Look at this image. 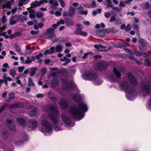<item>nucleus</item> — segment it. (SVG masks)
<instances>
[{"instance_id":"680f3d73","label":"nucleus","mask_w":151,"mask_h":151,"mask_svg":"<svg viewBox=\"0 0 151 151\" xmlns=\"http://www.w3.org/2000/svg\"><path fill=\"white\" fill-rule=\"evenodd\" d=\"M18 71L19 72L21 73L22 72L24 69V67L23 66L19 67L18 68Z\"/></svg>"},{"instance_id":"4468645a","label":"nucleus","mask_w":151,"mask_h":151,"mask_svg":"<svg viewBox=\"0 0 151 151\" xmlns=\"http://www.w3.org/2000/svg\"><path fill=\"white\" fill-rule=\"evenodd\" d=\"M68 70L67 69H64L62 70H59L56 73L52 72L50 74V76L53 77H55L58 75L59 73H63L65 74L68 73Z\"/></svg>"},{"instance_id":"864d4df0","label":"nucleus","mask_w":151,"mask_h":151,"mask_svg":"<svg viewBox=\"0 0 151 151\" xmlns=\"http://www.w3.org/2000/svg\"><path fill=\"white\" fill-rule=\"evenodd\" d=\"M131 28L130 25V24H128L125 29V30L126 31L129 32Z\"/></svg>"},{"instance_id":"a19ab883","label":"nucleus","mask_w":151,"mask_h":151,"mask_svg":"<svg viewBox=\"0 0 151 151\" xmlns=\"http://www.w3.org/2000/svg\"><path fill=\"white\" fill-rule=\"evenodd\" d=\"M47 71V69L46 67H44L41 70L42 76H43L45 75Z\"/></svg>"},{"instance_id":"5fc2aeb1","label":"nucleus","mask_w":151,"mask_h":151,"mask_svg":"<svg viewBox=\"0 0 151 151\" xmlns=\"http://www.w3.org/2000/svg\"><path fill=\"white\" fill-rule=\"evenodd\" d=\"M82 30L80 29H77L75 32V34L79 35L82 31Z\"/></svg>"},{"instance_id":"20e7f679","label":"nucleus","mask_w":151,"mask_h":151,"mask_svg":"<svg viewBox=\"0 0 151 151\" xmlns=\"http://www.w3.org/2000/svg\"><path fill=\"white\" fill-rule=\"evenodd\" d=\"M122 88L127 93V97L129 100H133V97L131 95L133 89L131 88L128 84L127 81H123L120 83Z\"/></svg>"},{"instance_id":"338daca9","label":"nucleus","mask_w":151,"mask_h":151,"mask_svg":"<svg viewBox=\"0 0 151 151\" xmlns=\"http://www.w3.org/2000/svg\"><path fill=\"white\" fill-rule=\"evenodd\" d=\"M134 53L137 56H141L142 55V53L141 52L137 51L135 52Z\"/></svg>"},{"instance_id":"6ab92c4d","label":"nucleus","mask_w":151,"mask_h":151,"mask_svg":"<svg viewBox=\"0 0 151 151\" xmlns=\"http://www.w3.org/2000/svg\"><path fill=\"white\" fill-rule=\"evenodd\" d=\"M14 2V0H11L5 3L4 6V8L10 9L11 8V5L13 4Z\"/></svg>"},{"instance_id":"49530a36","label":"nucleus","mask_w":151,"mask_h":151,"mask_svg":"<svg viewBox=\"0 0 151 151\" xmlns=\"http://www.w3.org/2000/svg\"><path fill=\"white\" fill-rule=\"evenodd\" d=\"M104 16L106 18L110 17L111 15V13L109 12H107L104 13Z\"/></svg>"},{"instance_id":"8fccbe9b","label":"nucleus","mask_w":151,"mask_h":151,"mask_svg":"<svg viewBox=\"0 0 151 151\" xmlns=\"http://www.w3.org/2000/svg\"><path fill=\"white\" fill-rule=\"evenodd\" d=\"M2 22L3 24H4L7 21V19L6 18V16L4 15L2 17V19H1Z\"/></svg>"},{"instance_id":"f257e3e1","label":"nucleus","mask_w":151,"mask_h":151,"mask_svg":"<svg viewBox=\"0 0 151 151\" xmlns=\"http://www.w3.org/2000/svg\"><path fill=\"white\" fill-rule=\"evenodd\" d=\"M88 110V107L86 104L81 102L77 107L75 106H71L69 109V113L75 119L79 121L84 117V113Z\"/></svg>"},{"instance_id":"a878e982","label":"nucleus","mask_w":151,"mask_h":151,"mask_svg":"<svg viewBox=\"0 0 151 151\" xmlns=\"http://www.w3.org/2000/svg\"><path fill=\"white\" fill-rule=\"evenodd\" d=\"M14 93H10L7 99H6V101H9L12 99H14Z\"/></svg>"},{"instance_id":"a211bd4d","label":"nucleus","mask_w":151,"mask_h":151,"mask_svg":"<svg viewBox=\"0 0 151 151\" xmlns=\"http://www.w3.org/2000/svg\"><path fill=\"white\" fill-rule=\"evenodd\" d=\"M19 21L18 19L17 16H15L12 17L10 20V24L11 25H13L16 24L17 22Z\"/></svg>"},{"instance_id":"e433bc0d","label":"nucleus","mask_w":151,"mask_h":151,"mask_svg":"<svg viewBox=\"0 0 151 151\" xmlns=\"http://www.w3.org/2000/svg\"><path fill=\"white\" fill-rule=\"evenodd\" d=\"M43 26V24L42 23H36L35 24L34 28L35 29H37L39 28H41Z\"/></svg>"},{"instance_id":"412c9836","label":"nucleus","mask_w":151,"mask_h":151,"mask_svg":"<svg viewBox=\"0 0 151 151\" xmlns=\"http://www.w3.org/2000/svg\"><path fill=\"white\" fill-rule=\"evenodd\" d=\"M42 4V2L35 1L32 2L31 4V6L32 7L35 8L36 7L40 6Z\"/></svg>"},{"instance_id":"de8ad7c7","label":"nucleus","mask_w":151,"mask_h":151,"mask_svg":"<svg viewBox=\"0 0 151 151\" xmlns=\"http://www.w3.org/2000/svg\"><path fill=\"white\" fill-rule=\"evenodd\" d=\"M124 50L127 53H129L131 55H134V52H133L129 49L125 48L124 49Z\"/></svg>"},{"instance_id":"72a5a7b5","label":"nucleus","mask_w":151,"mask_h":151,"mask_svg":"<svg viewBox=\"0 0 151 151\" xmlns=\"http://www.w3.org/2000/svg\"><path fill=\"white\" fill-rule=\"evenodd\" d=\"M62 50V47L61 45H58L54 47V51L59 52H61Z\"/></svg>"},{"instance_id":"c756f323","label":"nucleus","mask_w":151,"mask_h":151,"mask_svg":"<svg viewBox=\"0 0 151 151\" xmlns=\"http://www.w3.org/2000/svg\"><path fill=\"white\" fill-rule=\"evenodd\" d=\"M49 3L52 4V8H54V6H57L58 5V4L56 0H50Z\"/></svg>"},{"instance_id":"f704fd0d","label":"nucleus","mask_w":151,"mask_h":151,"mask_svg":"<svg viewBox=\"0 0 151 151\" xmlns=\"http://www.w3.org/2000/svg\"><path fill=\"white\" fill-rule=\"evenodd\" d=\"M65 24L68 26L72 25L73 24V22L70 19L67 18L65 21Z\"/></svg>"},{"instance_id":"bf43d9fd","label":"nucleus","mask_w":151,"mask_h":151,"mask_svg":"<svg viewBox=\"0 0 151 151\" xmlns=\"http://www.w3.org/2000/svg\"><path fill=\"white\" fill-rule=\"evenodd\" d=\"M64 23V21L63 19H61L59 22H57L58 26L60 25L61 24H63Z\"/></svg>"},{"instance_id":"423d86ee","label":"nucleus","mask_w":151,"mask_h":151,"mask_svg":"<svg viewBox=\"0 0 151 151\" xmlns=\"http://www.w3.org/2000/svg\"><path fill=\"white\" fill-rule=\"evenodd\" d=\"M109 75V79L111 82L116 81L117 78H120L121 77L120 72L116 68L113 69L112 72L110 74L108 73Z\"/></svg>"},{"instance_id":"9d476101","label":"nucleus","mask_w":151,"mask_h":151,"mask_svg":"<svg viewBox=\"0 0 151 151\" xmlns=\"http://www.w3.org/2000/svg\"><path fill=\"white\" fill-rule=\"evenodd\" d=\"M38 123L37 122L32 120H29L28 123V129L29 131L33 130L37 126Z\"/></svg>"},{"instance_id":"774afa93","label":"nucleus","mask_w":151,"mask_h":151,"mask_svg":"<svg viewBox=\"0 0 151 151\" xmlns=\"http://www.w3.org/2000/svg\"><path fill=\"white\" fill-rule=\"evenodd\" d=\"M76 72V70L74 68H72L70 72L71 76L74 75Z\"/></svg>"},{"instance_id":"5701e85b","label":"nucleus","mask_w":151,"mask_h":151,"mask_svg":"<svg viewBox=\"0 0 151 151\" xmlns=\"http://www.w3.org/2000/svg\"><path fill=\"white\" fill-rule=\"evenodd\" d=\"M75 12V9L71 6L69 8V11L68 12V16L72 17L74 15Z\"/></svg>"},{"instance_id":"052dcab7","label":"nucleus","mask_w":151,"mask_h":151,"mask_svg":"<svg viewBox=\"0 0 151 151\" xmlns=\"http://www.w3.org/2000/svg\"><path fill=\"white\" fill-rule=\"evenodd\" d=\"M79 35L86 37L88 35V33L86 32L82 31Z\"/></svg>"},{"instance_id":"6e6552de","label":"nucleus","mask_w":151,"mask_h":151,"mask_svg":"<svg viewBox=\"0 0 151 151\" xmlns=\"http://www.w3.org/2000/svg\"><path fill=\"white\" fill-rule=\"evenodd\" d=\"M45 37L47 38H50L52 42H55L56 40V37L54 33V29L49 28L46 30Z\"/></svg>"},{"instance_id":"9b49d317","label":"nucleus","mask_w":151,"mask_h":151,"mask_svg":"<svg viewBox=\"0 0 151 151\" xmlns=\"http://www.w3.org/2000/svg\"><path fill=\"white\" fill-rule=\"evenodd\" d=\"M96 65L97 67V70L100 71L104 70L108 67V64L106 62H99Z\"/></svg>"},{"instance_id":"f3484780","label":"nucleus","mask_w":151,"mask_h":151,"mask_svg":"<svg viewBox=\"0 0 151 151\" xmlns=\"http://www.w3.org/2000/svg\"><path fill=\"white\" fill-rule=\"evenodd\" d=\"M95 48L98 51H103L106 50V47L102 45H95L94 46Z\"/></svg>"},{"instance_id":"3c124183","label":"nucleus","mask_w":151,"mask_h":151,"mask_svg":"<svg viewBox=\"0 0 151 151\" xmlns=\"http://www.w3.org/2000/svg\"><path fill=\"white\" fill-rule=\"evenodd\" d=\"M42 57V53H40L38 55H37L35 56L34 58L37 60L40 59V58Z\"/></svg>"},{"instance_id":"1a4fd4ad","label":"nucleus","mask_w":151,"mask_h":151,"mask_svg":"<svg viewBox=\"0 0 151 151\" xmlns=\"http://www.w3.org/2000/svg\"><path fill=\"white\" fill-rule=\"evenodd\" d=\"M150 83L147 81L142 83L141 87L143 91L146 93H151V87L149 86Z\"/></svg>"},{"instance_id":"bb28decb","label":"nucleus","mask_w":151,"mask_h":151,"mask_svg":"<svg viewBox=\"0 0 151 151\" xmlns=\"http://www.w3.org/2000/svg\"><path fill=\"white\" fill-rule=\"evenodd\" d=\"M50 50H47L45 51L43 53L44 55L50 54L54 52V47H52L50 48Z\"/></svg>"},{"instance_id":"ea45409f","label":"nucleus","mask_w":151,"mask_h":151,"mask_svg":"<svg viewBox=\"0 0 151 151\" xmlns=\"http://www.w3.org/2000/svg\"><path fill=\"white\" fill-rule=\"evenodd\" d=\"M138 42L140 44L142 45H144L146 44L145 40L142 38H140L138 40Z\"/></svg>"},{"instance_id":"58836bf2","label":"nucleus","mask_w":151,"mask_h":151,"mask_svg":"<svg viewBox=\"0 0 151 151\" xmlns=\"http://www.w3.org/2000/svg\"><path fill=\"white\" fill-rule=\"evenodd\" d=\"M37 111V108H35L33 110H32L30 113V115L32 116H34Z\"/></svg>"},{"instance_id":"f03ea898","label":"nucleus","mask_w":151,"mask_h":151,"mask_svg":"<svg viewBox=\"0 0 151 151\" xmlns=\"http://www.w3.org/2000/svg\"><path fill=\"white\" fill-rule=\"evenodd\" d=\"M49 109L52 113L49 114V116L53 123L54 130L55 131L61 130L62 129L59 126L58 116L59 114L58 107L55 105H51Z\"/></svg>"},{"instance_id":"393cba45","label":"nucleus","mask_w":151,"mask_h":151,"mask_svg":"<svg viewBox=\"0 0 151 151\" xmlns=\"http://www.w3.org/2000/svg\"><path fill=\"white\" fill-rule=\"evenodd\" d=\"M30 1V0H19L18 6H21L24 4H27Z\"/></svg>"},{"instance_id":"c03bdc74","label":"nucleus","mask_w":151,"mask_h":151,"mask_svg":"<svg viewBox=\"0 0 151 151\" xmlns=\"http://www.w3.org/2000/svg\"><path fill=\"white\" fill-rule=\"evenodd\" d=\"M125 3L123 1L121 0L119 1V6L120 7H124L125 6Z\"/></svg>"},{"instance_id":"603ef678","label":"nucleus","mask_w":151,"mask_h":151,"mask_svg":"<svg viewBox=\"0 0 151 151\" xmlns=\"http://www.w3.org/2000/svg\"><path fill=\"white\" fill-rule=\"evenodd\" d=\"M36 16L37 18H41L42 17L43 14L42 12H39L36 14Z\"/></svg>"},{"instance_id":"7ed1b4c3","label":"nucleus","mask_w":151,"mask_h":151,"mask_svg":"<svg viewBox=\"0 0 151 151\" xmlns=\"http://www.w3.org/2000/svg\"><path fill=\"white\" fill-rule=\"evenodd\" d=\"M82 76L85 79L93 81L94 84L96 85H100L103 82L101 80L99 79L97 75L94 73H85L83 74Z\"/></svg>"},{"instance_id":"0e129e2a","label":"nucleus","mask_w":151,"mask_h":151,"mask_svg":"<svg viewBox=\"0 0 151 151\" xmlns=\"http://www.w3.org/2000/svg\"><path fill=\"white\" fill-rule=\"evenodd\" d=\"M79 13L81 14L86 15L88 14V11H80L79 12Z\"/></svg>"},{"instance_id":"0eeeda50","label":"nucleus","mask_w":151,"mask_h":151,"mask_svg":"<svg viewBox=\"0 0 151 151\" xmlns=\"http://www.w3.org/2000/svg\"><path fill=\"white\" fill-rule=\"evenodd\" d=\"M62 81L63 84V88L64 90L67 91L71 90L72 87H75L76 86V84L73 81L69 82L67 80H65L63 79Z\"/></svg>"},{"instance_id":"13d9d810","label":"nucleus","mask_w":151,"mask_h":151,"mask_svg":"<svg viewBox=\"0 0 151 151\" xmlns=\"http://www.w3.org/2000/svg\"><path fill=\"white\" fill-rule=\"evenodd\" d=\"M7 105L6 104L3 105L2 107L0 108V113H1L4 110L5 108L6 107Z\"/></svg>"},{"instance_id":"7c9ffc66","label":"nucleus","mask_w":151,"mask_h":151,"mask_svg":"<svg viewBox=\"0 0 151 151\" xmlns=\"http://www.w3.org/2000/svg\"><path fill=\"white\" fill-rule=\"evenodd\" d=\"M58 83V79L56 78H54L51 81V86L52 87H55L57 86Z\"/></svg>"},{"instance_id":"b1692460","label":"nucleus","mask_w":151,"mask_h":151,"mask_svg":"<svg viewBox=\"0 0 151 151\" xmlns=\"http://www.w3.org/2000/svg\"><path fill=\"white\" fill-rule=\"evenodd\" d=\"M17 121L20 125L24 126L25 121L22 116L18 117L17 119Z\"/></svg>"},{"instance_id":"dca6fc26","label":"nucleus","mask_w":151,"mask_h":151,"mask_svg":"<svg viewBox=\"0 0 151 151\" xmlns=\"http://www.w3.org/2000/svg\"><path fill=\"white\" fill-rule=\"evenodd\" d=\"M60 104L62 107L63 109H66L68 107V103L64 99L60 100Z\"/></svg>"},{"instance_id":"4c0bfd02","label":"nucleus","mask_w":151,"mask_h":151,"mask_svg":"<svg viewBox=\"0 0 151 151\" xmlns=\"http://www.w3.org/2000/svg\"><path fill=\"white\" fill-rule=\"evenodd\" d=\"M35 84L31 78H29L28 79V86L30 87L34 86Z\"/></svg>"},{"instance_id":"ddd939ff","label":"nucleus","mask_w":151,"mask_h":151,"mask_svg":"<svg viewBox=\"0 0 151 151\" xmlns=\"http://www.w3.org/2000/svg\"><path fill=\"white\" fill-rule=\"evenodd\" d=\"M128 77L129 80L132 83L133 85L135 86L137 85V81L132 74L131 73H129Z\"/></svg>"},{"instance_id":"6e6d98bb","label":"nucleus","mask_w":151,"mask_h":151,"mask_svg":"<svg viewBox=\"0 0 151 151\" xmlns=\"http://www.w3.org/2000/svg\"><path fill=\"white\" fill-rule=\"evenodd\" d=\"M145 65L147 66H150V62L148 59H146L145 61Z\"/></svg>"},{"instance_id":"c9c22d12","label":"nucleus","mask_w":151,"mask_h":151,"mask_svg":"<svg viewBox=\"0 0 151 151\" xmlns=\"http://www.w3.org/2000/svg\"><path fill=\"white\" fill-rule=\"evenodd\" d=\"M17 16L19 20H20L22 21L27 20V17L24 16L23 15H21Z\"/></svg>"},{"instance_id":"e2e57ef3","label":"nucleus","mask_w":151,"mask_h":151,"mask_svg":"<svg viewBox=\"0 0 151 151\" xmlns=\"http://www.w3.org/2000/svg\"><path fill=\"white\" fill-rule=\"evenodd\" d=\"M59 2L60 3V5L62 7H64L65 6V4L63 0H59Z\"/></svg>"},{"instance_id":"c85d7f7f","label":"nucleus","mask_w":151,"mask_h":151,"mask_svg":"<svg viewBox=\"0 0 151 151\" xmlns=\"http://www.w3.org/2000/svg\"><path fill=\"white\" fill-rule=\"evenodd\" d=\"M72 98L76 102L79 101L81 99V96L79 95H74L72 96Z\"/></svg>"},{"instance_id":"f8f14e48","label":"nucleus","mask_w":151,"mask_h":151,"mask_svg":"<svg viewBox=\"0 0 151 151\" xmlns=\"http://www.w3.org/2000/svg\"><path fill=\"white\" fill-rule=\"evenodd\" d=\"M6 122L9 128L13 132L16 131V129L14 124V123L13 120L7 119Z\"/></svg>"},{"instance_id":"09e8293b","label":"nucleus","mask_w":151,"mask_h":151,"mask_svg":"<svg viewBox=\"0 0 151 151\" xmlns=\"http://www.w3.org/2000/svg\"><path fill=\"white\" fill-rule=\"evenodd\" d=\"M133 27L135 31H138L139 30L138 27L137 25L135 24L134 23L133 25Z\"/></svg>"},{"instance_id":"473e14b6","label":"nucleus","mask_w":151,"mask_h":151,"mask_svg":"<svg viewBox=\"0 0 151 151\" xmlns=\"http://www.w3.org/2000/svg\"><path fill=\"white\" fill-rule=\"evenodd\" d=\"M34 59V57H27V59L25 60L24 64H29L31 63L32 61H33Z\"/></svg>"},{"instance_id":"2f4dec72","label":"nucleus","mask_w":151,"mask_h":151,"mask_svg":"<svg viewBox=\"0 0 151 151\" xmlns=\"http://www.w3.org/2000/svg\"><path fill=\"white\" fill-rule=\"evenodd\" d=\"M86 7L89 8H93L96 6V2L95 1H93L92 2L91 5L86 4L84 5Z\"/></svg>"},{"instance_id":"4be33fe9","label":"nucleus","mask_w":151,"mask_h":151,"mask_svg":"<svg viewBox=\"0 0 151 151\" xmlns=\"http://www.w3.org/2000/svg\"><path fill=\"white\" fill-rule=\"evenodd\" d=\"M141 6L142 8L144 9H147L150 7L149 2H147L142 3L141 4Z\"/></svg>"},{"instance_id":"a18cd8bd","label":"nucleus","mask_w":151,"mask_h":151,"mask_svg":"<svg viewBox=\"0 0 151 151\" xmlns=\"http://www.w3.org/2000/svg\"><path fill=\"white\" fill-rule=\"evenodd\" d=\"M92 54V52H88L87 53H85L83 55L82 57V58L83 59L86 58L88 56Z\"/></svg>"},{"instance_id":"4d7b16f0","label":"nucleus","mask_w":151,"mask_h":151,"mask_svg":"<svg viewBox=\"0 0 151 151\" xmlns=\"http://www.w3.org/2000/svg\"><path fill=\"white\" fill-rule=\"evenodd\" d=\"M25 49L26 50H33L34 49L33 47H31L29 45H27L26 46Z\"/></svg>"},{"instance_id":"79ce46f5","label":"nucleus","mask_w":151,"mask_h":151,"mask_svg":"<svg viewBox=\"0 0 151 151\" xmlns=\"http://www.w3.org/2000/svg\"><path fill=\"white\" fill-rule=\"evenodd\" d=\"M16 74V71L14 69H11L10 70V75L12 77L14 76Z\"/></svg>"},{"instance_id":"2eb2a0df","label":"nucleus","mask_w":151,"mask_h":151,"mask_svg":"<svg viewBox=\"0 0 151 151\" xmlns=\"http://www.w3.org/2000/svg\"><path fill=\"white\" fill-rule=\"evenodd\" d=\"M62 118L63 121L66 124L69 126H71L70 125V119H68V117L62 114Z\"/></svg>"},{"instance_id":"69168bd1","label":"nucleus","mask_w":151,"mask_h":151,"mask_svg":"<svg viewBox=\"0 0 151 151\" xmlns=\"http://www.w3.org/2000/svg\"><path fill=\"white\" fill-rule=\"evenodd\" d=\"M3 67L4 68H9V64L7 63H4L2 65Z\"/></svg>"},{"instance_id":"cd10ccee","label":"nucleus","mask_w":151,"mask_h":151,"mask_svg":"<svg viewBox=\"0 0 151 151\" xmlns=\"http://www.w3.org/2000/svg\"><path fill=\"white\" fill-rule=\"evenodd\" d=\"M37 70L36 67H34L31 68L29 71V74L31 76H33Z\"/></svg>"},{"instance_id":"aec40b11","label":"nucleus","mask_w":151,"mask_h":151,"mask_svg":"<svg viewBox=\"0 0 151 151\" xmlns=\"http://www.w3.org/2000/svg\"><path fill=\"white\" fill-rule=\"evenodd\" d=\"M24 106V104L22 103H18L13 104L10 106V108H20L23 107Z\"/></svg>"},{"instance_id":"39448f33","label":"nucleus","mask_w":151,"mask_h":151,"mask_svg":"<svg viewBox=\"0 0 151 151\" xmlns=\"http://www.w3.org/2000/svg\"><path fill=\"white\" fill-rule=\"evenodd\" d=\"M41 122L43 127L40 128V131L44 133L45 135H49L53 131L51 126L45 119L42 120Z\"/></svg>"},{"instance_id":"37998d69","label":"nucleus","mask_w":151,"mask_h":151,"mask_svg":"<svg viewBox=\"0 0 151 151\" xmlns=\"http://www.w3.org/2000/svg\"><path fill=\"white\" fill-rule=\"evenodd\" d=\"M8 135V132L7 130H5L2 133V136L4 138L7 137Z\"/></svg>"}]
</instances>
